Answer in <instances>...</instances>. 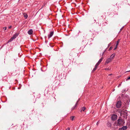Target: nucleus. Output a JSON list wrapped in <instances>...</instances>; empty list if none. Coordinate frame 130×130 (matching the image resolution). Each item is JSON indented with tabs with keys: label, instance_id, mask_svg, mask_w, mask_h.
Listing matches in <instances>:
<instances>
[{
	"label": "nucleus",
	"instance_id": "obj_1",
	"mask_svg": "<svg viewBox=\"0 0 130 130\" xmlns=\"http://www.w3.org/2000/svg\"><path fill=\"white\" fill-rule=\"evenodd\" d=\"M123 123V120L121 118H119L117 120V126L121 125Z\"/></svg>",
	"mask_w": 130,
	"mask_h": 130
},
{
	"label": "nucleus",
	"instance_id": "obj_2",
	"mask_svg": "<svg viewBox=\"0 0 130 130\" xmlns=\"http://www.w3.org/2000/svg\"><path fill=\"white\" fill-rule=\"evenodd\" d=\"M122 105V103L121 101H118L116 104V106L117 108H119L121 107Z\"/></svg>",
	"mask_w": 130,
	"mask_h": 130
},
{
	"label": "nucleus",
	"instance_id": "obj_3",
	"mask_svg": "<svg viewBox=\"0 0 130 130\" xmlns=\"http://www.w3.org/2000/svg\"><path fill=\"white\" fill-rule=\"evenodd\" d=\"M117 118V116L115 114H113L111 117V119L112 120L115 121L116 120Z\"/></svg>",
	"mask_w": 130,
	"mask_h": 130
},
{
	"label": "nucleus",
	"instance_id": "obj_4",
	"mask_svg": "<svg viewBox=\"0 0 130 130\" xmlns=\"http://www.w3.org/2000/svg\"><path fill=\"white\" fill-rule=\"evenodd\" d=\"M112 59L110 58H109L108 59H107L106 60V61L105 62V64L106 63L108 64L109 62H111L112 61Z\"/></svg>",
	"mask_w": 130,
	"mask_h": 130
},
{
	"label": "nucleus",
	"instance_id": "obj_5",
	"mask_svg": "<svg viewBox=\"0 0 130 130\" xmlns=\"http://www.w3.org/2000/svg\"><path fill=\"white\" fill-rule=\"evenodd\" d=\"M54 32L53 31H52L50 32V34H49L48 36V38L49 39L51 38L54 34Z\"/></svg>",
	"mask_w": 130,
	"mask_h": 130
},
{
	"label": "nucleus",
	"instance_id": "obj_6",
	"mask_svg": "<svg viewBox=\"0 0 130 130\" xmlns=\"http://www.w3.org/2000/svg\"><path fill=\"white\" fill-rule=\"evenodd\" d=\"M127 128V127L126 126H123L121 128H119V130H126Z\"/></svg>",
	"mask_w": 130,
	"mask_h": 130
},
{
	"label": "nucleus",
	"instance_id": "obj_7",
	"mask_svg": "<svg viewBox=\"0 0 130 130\" xmlns=\"http://www.w3.org/2000/svg\"><path fill=\"white\" fill-rule=\"evenodd\" d=\"M33 32V31L32 29H30L28 31V34L30 35L32 34Z\"/></svg>",
	"mask_w": 130,
	"mask_h": 130
},
{
	"label": "nucleus",
	"instance_id": "obj_8",
	"mask_svg": "<svg viewBox=\"0 0 130 130\" xmlns=\"http://www.w3.org/2000/svg\"><path fill=\"white\" fill-rule=\"evenodd\" d=\"M18 35V34L15 33L13 35L12 37L13 38V39H14L17 37Z\"/></svg>",
	"mask_w": 130,
	"mask_h": 130
},
{
	"label": "nucleus",
	"instance_id": "obj_9",
	"mask_svg": "<svg viewBox=\"0 0 130 130\" xmlns=\"http://www.w3.org/2000/svg\"><path fill=\"white\" fill-rule=\"evenodd\" d=\"M107 125L108 127H111L112 125L111 123L108 122L107 123Z\"/></svg>",
	"mask_w": 130,
	"mask_h": 130
},
{
	"label": "nucleus",
	"instance_id": "obj_10",
	"mask_svg": "<svg viewBox=\"0 0 130 130\" xmlns=\"http://www.w3.org/2000/svg\"><path fill=\"white\" fill-rule=\"evenodd\" d=\"M115 54H112L110 56V57L112 60L113 59L114 57H115Z\"/></svg>",
	"mask_w": 130,
	"mask_h": 130
},
{
	"label": "nucleus",
	"instance_id": "obj_11",
	"mask_svg": "<svg viewBox=\"0 0 130 130\" xmlns=\"http://www.w3.org/2000/svg\"><path fill=\"white\" fill-rule=\"evenodd\" d=\"M78 101H77V102H76V104H75V105L74 106L72 107V109H74L75 108V107L77 105V104H77V103H78Z\"/></svg>",
	"mask_w": 130,
	"mask_h": 130
},
{
	"label": "nucleus",
	"instance_id": "obj_12",
	"mask_svg": "<svg viewBox=\"0 0 130 130\" xmlns=\"http://www.w3.org/2000/svg\"><path fill=\"white\" fill-rule=\"evenodd\" d=\"M98 66H96V65H95V67L93 69V70L92 71V72H94L95 70H96V69L97 68V67Z\"/></svg>",
	"mask_w": 130,
	"mask_h": 130
},
{
	"label": "nucleus",
	"instance_id": "obj_13",
	"mask_svg": "<svg viewBox=\"0 0 130 130\" xmlns=\"http://www.w3.org/2000/svg\"><path fill=\"white\" fill-rule=\"evenodd\" d=\"M86 109V107H83L81 109V111H82V110L83 111H84Z\"/></svg>",
	"mask_w": 130,
	"mask_h": 130
},
{
	"label": "nucleus",
	"instance_id": "obj_14",
	"mask_svg": "<svg viewBox=\"0 0 130 130\" xmlns=\"http://www.w3.org/2000/svg\"><path fill=\"white\" fill-rule=\"evenodd\" d=\"M13 39H13V38L12 37L9 40L8 42V43L11 42V41H12Z\"/></svg>",
	"mask_w": 130,
	"mask_h": 130
},
{
	"label": "nucleus",
	"instance_id": "obj_15",
	"mask_svg": "<svg viewBox=\"0 0 130 130\" xmlns=\"http://www.w3.org/2000/svg\"><path fill=\"white\" fill-rule=\"evenodd\" d=\"M120 42V40H118L117 41V43L116 44V46H117V45H118L119 43Z\"/></svg>",
	"mask_w": 130,
	"mask_h": 130
},
{
	"label": "nucleus",
	"instance_id": "obj_16",
	"mask_svg": "<svg viewBox=\"0 0 130 130\" xmlns=\"http://www.w3.org/2000/svg\"><path fill=\"white\" fill-rule=\"evenodd\" d=\"M74 116H71L70 118V119L71 120H73V119H74Z\"/></svg>",
	"mask_w": 130,
	"mask_h": 130
},
{
	"label": "nucleus",
	"instance_id": "obj_17",
	"mask_svg": "<svg viewBox=\"0 0 130 130\" xmlns=\"http://www.w3.org/2000/svg\"><path fill=\"white\" fill-rule=\"evenodd\" d=\"M103 59V58H101L99 61L98 62H100L101 63L102 61V60Z\"/></svg>",
	"mask_w": 130,
	"mask_h": 130
},
{
	"label": "nucleus",
	"instance_id": "obj_18",
	"mask_svg": "<svg viewBox=\"0 0 130 130\" xmlns=\"http://www.w3.org/2000/svg\"><path fill=\"white\" fill-rule=\"evenodd\" d=\"M24 17L25 19H27L28 17V15L27 14H25L24 15Z\"/></svg>",
	"mask_w": 130,
	"mask_h": 130
},
{
	"label": "nucleus",
	"instance_id": "obj_19",
	"mask_svg": "<svg viewBox=\"0 0 130 130\" xmlns=\"http://www.w3.org/2000/svg\"><path fill=\"white\" fill-rule=\"evenodd\" d=\"M105 70H110V69L109 68H106L105 69Z\"/></svg>",
	"mask_w": 130,
	"mask_h": 130
},
{
	"label": "nucleus",
	"instance_id": "obj_20",
	"mask_svg": "<svg viewBox=\"0 0 130 130\" xmlns=\"http://www.w3.org/2000/svg\"><path fill=\"white\" fill-rule=\"evenodd\" d=\"M100 62H98L95 65H96V66H98L99 64L100 63Z\"/></svg>",
	"mask_w": 130,
	"mask_h": 130
},
{
	"label": "nucleus",
	"instance_id": "obj_21",
	"mask_svg": "<svg viewBox=\"0 0 130 130\" xmlns=\"http://www.w3.org/2000/svg\"><path fill=\"white\" fill-rule=\"evenodd\" d=\"M3 29L4 30H6L7 29V27H5L3 28Z\"/></svg>",
	"mask_w": 130,
	"mask_h": 130
},
{
	"label": "nucleus",
	"instance_id": "obj_22",
	"mask_svg": "<svg viewBox=\"0 0 130 130\" xmlns=\"http://www.w3.org/2000/svg\"><path fill=\"white\" fill-rule=\"evenodd\" d=\"M130 79V76L128 77L127 79H126V80H128Z\"/></svg>",
	"mask_w": 130,
	"mask_h": 130
},
{
	"label": "nucleus",
	"instance_id": "obj_23",
	"mask_svg": "<svg viewBox=\"0 0 130 130\" xmlns=\"http://www.w3.org/2000/svg\"><path fill=\"white\" fill-rule=\"evenodd\" d=\"M123 28V26L120 29V31H121L122 30V29Z\"/></svg>",
	"mask_w": 130,
	"mask_h": 130
},
{
	"label": "nucleus",
	"instance_id": "obj_24",
	"mask_svg": "<svg viewBox=\"0 0 130 130\" xmlns=\"http://www.w3.org/2000/svg\"><path fill=\"white\" fill-rule=\"evenodd\" d=\"M112 47H110L109 48V50H111L112 49Z\"/></svg>",
	"mask_w": 130,
	"mask_h": 130
},
{
	"label": "nucleus",
	"instance_id": "obj_25",
	"mask_svg": "<svg viewBox=\"0 0 130 130\" xmlns=\"http://www.w3.org/2000/svg\"><path fill=\"white\" fill-rule=\"evenodd\" d=\"M12 27V26H10L8 27L10 29Z\"/></svg>",
	"mask_w": 130,
	"mask_h": 130
},
{
	"label": "nucleus",
	"instance_id": "obj_26",
	"mask_svg": "<svg viewBox=\"0 0 130 130\" xmlns=\"http://www.w3.org/2000/svg\"><path fill=\"white\" fill-rule=\"evenodd\" d=\"M66 130H70V128H68Z\"/></svg>",
	"mask_w": 130,
	"mask_h": 130
},
{
	"label": "nucleus",
	"instance_id": "obj_27",
	"mask_svg": "<svg viewBox=\"0 0 130 130\" xmlns=\"http://www.w3.org/2000/svg\"><path fill=\"white\" fill-rule=\"evenodd\" d=\"M99 124V122H98L96 123V125H98Z\"/></svg>",
	"mask_w": 130,
	"mask_h": 130
},
{
	"label": "nucleus",
	"instance_id": "obj_28",
	"mask_svg": "<svg viewBox=\"0 0 130 130\" xmlns=\"http://www.w3.org/2000/svg\"><path fill=\"white\" fill-rule=\"evenodd\" d=\"M117 46H116V47L114 48V50H115L116 49Z\"/></svg>",
	"mask_w": 130,
	"mask_h": 130
},
{
	"label": "nucleus",
	"instance_id": "obj_29",
	"mask_svg": "<svg viewBox=\"0 0 130 130\" xmlns=\"http://www.w3.org/2000/svg\"><path fill=\"white\" fill-rule=\"evenodd\" d=\"M121 85V84H120L119 86H118V87H119Z\"/></svg>",
	"mask_w": 130,
	"mask_h": 130
},
{
	"label": "nucleus",
	"instance_id": "obj_30",
	"mask_svg": "<svg viewBox=\"0 0 130 130\" xmlns=\"http://www.w3.org/2000/svg\"><path fill=\"white\" fill-rule=\"evenodd\" d=\"M112 75V74H110L109 75Z\"/></svg>",
	"mask_w": 130,
	"mask_h": 130
},
{
	"label": "nucleus",
	"instance_id": "obj_31",
	"mask_svg": "<svg viewBox=\"0 0 130 130\" xmlns=\"http://www.w3.org/2000/svg\"><path fill=\"white\" fill-rule=\"evenodd\" d=\"M104 52H103V54H103V55L104 54Z\"/></svg>",
	"mask_w": 130,
	"mask_h": 130
},
{
	"label": "nucleus",
	"instance_id": "obj_32",
	"mask_svg": "<svg viewBox=\"0 0 130 130\" xmlns=\"http://www.w3.org/2000/svg\"><path fill=\"white\" fill-rule=\"evenodd\" d=\"M129 71H130V70H129V71H127V72H129Z\"/></svg>",
	"mask_w": 130,
	"mask_h": 130
}]
</instances>
